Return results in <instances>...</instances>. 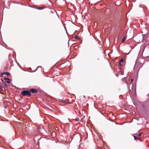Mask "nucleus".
<instances>
[{"label":"nucleus","mask_w":149,"mask_h":149,"mask_svg":"<svg viewBox=\"0 0 149 149\" xmlns=\"http://www.w3.org/2000/svg\"><path fill=\"white\" fill-rule=\"evenodd\" d=\"M22 94L24 96L26 95L29 96L31 95V93L30 91H24L22 92Z\"/></svg>","instance_id":"obj_1"},{"label":"nucleus","mask_w":149,"mask_h":149,"mask_svg":"<svg viewBox=\"0 0 149 149\" xmlns=\"http://www.w3.org/2000/svg\"><path fill=\"white\" fill-rule=\"evenodd\" d=\"M139 63L137 62H136L135 63L134 68V70H137V69H138L141 68V66L139 65Z\"/></svg>","instance_id":"obj_2"},{"label":"nucleus","mask_w":149,"mask_h":149,"mask_svg":"<svg viewBox=\"0 0 149 149\" xmlns=\"http://www.w3.org/2000/svg\"><path fill=\"white\" fill-rule=\"evenodd\" d=\"M31 92L32 93H36L37 92V91L35 89H32L30 90V92Z\"/></svg>","instance_id":"obj_3"},{"label":"nucleus","mask_w":149,"mask_h":149,"mask_svg":"<svg viewBox=\"0 0 149 149\" xmlns=\"http://www.w3.org/2000/svg\"><path fill=\"white\" fill-rule=\"evenodd\" d=\"M126 38H127L126 36H124V37L122 39V42H123L124 41H125V40H126Z\"/></svg>","instance_id":"obj_4"},{"label":"nucleus","mask_w":149,"mask_h":149,"mask_svg":"<svg viewBox=\"0 0 149 149\" xmlns=\"http://www.w3.org/2000/svg\"><path fill=\"white\" fill-rule=\"evenodd\" d=\"M6 74V75H8L10 74V73L8 72H6L3 73L2 74Z\"/></svg>","instance_id":"obj_5"},{"label":"nucleus","mask_w":149,"mask_h":149,"mask_svg":"<svg viewBox=\"0 0 149 149\" xmlns=\"http://www.w3.org/2000/svg\"><path fill=\"white\" fill-rule=\"evenodd\" d=\"M135 140H137L139 139L140 138L139 137H137L136 136H134Z\"/></svg>","instance_id":"obj_6"},{"label":"nucleus","mask_w":149,"mask_h":149,"mask_svg":"<svg viewBox=\"0 0 149 149\" xmlns=\"http://www.w3.org/2000/svg\"><path fill=\"white\" fill-rule=\"evenodd\" d=\"M61 102L65 104H67L68 103H69V102L66 103L65 101L63 100H61Z\"/></svg>","instance_id":"obj_7"},{"label":"nucleus","mask_w":149,"mask_h":149,"mask_svg":"<svg viewBox=\"0 0 149 149\" xmlns=\"http://www.w3.org/2000/svg\"><path fill=\"white\" fill-rule=\"evenodd\" d=\"M6 82L8 84L10 83V79L8 78V79L6 80Z\"/></svg>","instance_id":"obj_8"},{"label":"nucleus","mask_w":149,"mask_h":149,"mask_svg":"<svg viewBox=\"0 0 149 149\" xmlns=\"http://www.w3.org/2000/svg\"><path fill=\"white\" fill-rule=\"evenodd\" d=\"M37 8L39 10H42L43 9V8L42 7H38V8Z\"/></svg>","instance_id":"obj_9"},{"label":"nucleus","mask_w":149,"mask_h":149,"mask_svg":"<svg viewBox=\"0 0 149 149\" xmlns=\"http://www.w3.org/2000/svg\"><path fill=\"white\" fill-rule=\"evenodd\" d=\"M120 62H123V59L122 58L121 60H120Z\"/></svg>","instance_id":"obj_10"},{"label":"nucleus","mask_w":149,"mask_h":149,"mask_svg":"<svg viewBox=\"0 0 149 149\" xmlns=\"http://www.w3.org/2000/svg\"><path fill=\"white\" fill-rule=\"evenodd\" d=\"M142 134V133H139V134L138 135V137H139V136H141V134Z\"/></svg>","instance_id":"obj_11"},{"label":"nucleus","mask_w":149,"mask_h":149,"mask_svg":"<svg viewBox=\"0 0 149 149\" xmlns=\"http://www.w3.org/2000/svg\"><path fill=\"white\" fill-rule=\"evenodd\" d=\"M75 120H76V121H78L79 120V118H76Z\"/></svg>","instance_id":"obj_12"},{"label":"nucleus","mask_w":149,"mask_h":149,"mask_svg":"<svg viewBox=\"0 0 149 149\" xmlns=\"http://www.w3.org/2000/svg\"><path fill=\"white\" fill-rule=\"evenodd\" d=\"M4 79H5V80L6 81V80H7V79H8V78H4Z\"/></svg>","instance_id":"obj_13"},{"label":"nucleus","mask_w":149,"mask_h":149,"mask_svg":"<svg viewBox=\"0 0 149 149\" xmlns=\"http://www.w3.org/2000/svg\"><path fill=\"white\" fill-rule=\"evenodd\" d=\"M121 74V75H123V72Z\"/></svg>","instance_id":"obj_14"},{"label":"nucleus","mask_w":149,"mask_h":149,"mask_svg":"<svg viewBox=\"0 0 149 149\" xmlns=\"http://www.w3.org/2000/svg\"><path fill=\"white\" fill-rule=\"evenodd\" d=\"M133 79H131V81H133Z\"/></svg>","instance_id":"obj_15"},{"label":"nucleus","mask_w":149,"mask_h":149,"mask_svg":"<svg viewBox=\"0 0 149 149\" xmlns=\"http://www.w3.org/2000/svg\"><path fill=\"white\" fill-rule=\"evenodd\" d=\"M1 81H3V80H2V79H1Z\"/></svg>","instance_id":"obj_16"}]
</instances>
